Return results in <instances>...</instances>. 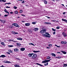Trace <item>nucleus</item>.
<instances>
[{"label":"nucleus","mask_w":67,"mask_h":67,"mask_svg":"<svg viewBox=\"0 0 67 67\" xmlns=\"http://www.w3.org/2000/svg\"><path fill=\"white\" fill-rule=\"evenodd\" d=\"M45 33L46 34H44L43 35V36L46 37H48V38H50V37H51V35H50L48 33L46 32Z\"/></svg>","instance_id":"1"},{"label":"nucleus","mask_w":67,"mask_h":67,"mask_svg":"<svg viewBox=\"0 0 67 67\" xmlns=\"http://www.w3.org/2000/svg\"><path fill=\"white\" fill-rule=\"evenodd\" d=\"M51 60H52V59H50L49 60H46L44 61H43L42 63H47V62H49Z\"/></svg>","instance_id":"2"},{"label":"nucleus","mask_w":67,"mask_h":67,"mask_svg":"<svg viewBox=\"0 0 67 67\" xmlns=\"http://www.w3.org/2000/svg\"><path fill=\"white\" fill-rule=\"evenodd\" d=\"M46 31V30L45 29L41 30L40 31V33L43 34V33H45Z\"/></svg>","instance_id":"3"},{"label":"nucleus","mask_w":67,"mask_h":67,"mask_svg":"<svg viewBox=\"0 0 67 67\" xmlns=\"http://www.w3.org/2000/svg\"><path fill=\"white\" fill-rule=\"evenodd\" d=\"M13 25L16 27H20V26L18 24L16 23H14L13 24Z\"/></svg>","instance_id":"4"},{"label":"nucleus","mask_w":67,"mask_h":67,"mask_svg":"<svg viewBox=\"0 0 67 67\" xmlns=\"http://www.w3.org/2000/svg\"><path fill=\"white\" fill-rule=\"evenodd\" d=\"M62 35L64 37H66L67 36V35L65 32H63Z\"/></svg>","instance_id":"5"},{"label":"nucleus","mask_w":67,"mask_h":67,"mask_svg":"<svg viewBox=\"0 0 67 67\" xmlns=\"http://www.w3.org/2000/svg\"><path fill=\"white\" fill-rule=\"evenodd\" d=\"M37 57V55H36V54H34V55H33L32 57V58H36V57Z\"/></svg>","instance_id":"6"},{"label":"nucleus","mask_w":67,"mask_h":67,"mask_svg":"<svg viewBox=\"0 0 67 67\" xmlns=\"http://www.w3.org/2000/svg\"><path fill=\"white\" fill-rule=\"evenodd\" d=\"M12 34H14V35L15 34H18V33L17 32H15L14 31H12Z\"/></svg>","instance_id":"7"},{"label":"nucleus","mask_w":67,"mask_h":67,"mask_svg":"<svg viewBox=\"0 0 67 67\" xmlns=\"http://www.w3.org/2000/svg\"><path fill=\"white\" fill-rule=\"evenodd\" d=\"M33 54H34V53H29L28 54V56L30 57H31Z\"/></svg>","instance_id":"8"},{"label":"nucleus","mask_w":67,"mask_h":67,"mask_svg":"<svg viewBox=\"0 0 67 67\" xmlns=\"http://www.w3.org/2000/svg\"><path fill=\"white\" fill-rule=\"evenodd\" d=\"M20 50L21 51H24L25 49V48H22L20 49Z\"/></svg>","instance_id":"9"},{"label":"nucleus","mask_w":67,"mask_h":67,"mask_svg":"<svg viewBox=\"0 0 67 67\" xmlns=\"http://www.w3.org/2000/svg\"><path fill=\"white\" fill-rule=\"evenodd\" d=\"M0 21H1V22H2L3 23H4L5 22V20H2L1 19H0Z\"/></svg>","instance_id":"10"},{"label":"nucleus","mask_w":67,"mask_h":67,"mask_svg":"<svg viewBox=\"0 0 67 67\" xmlns=\"http://www.w3.org/2000/svg\"><path fill=\"white\" fill-rule=\"evenodd\" d=\"M14 52H19V50L18 48H15L14 49Z\"/></svg>","instance_id":"11"},{"label":"nucleus","mask_w":67,"mask_h":67,"mask_svg":"<svg viewBox=\"0 0 67 67\" xmlns=\"http://www.w3.org/2000/svg\"><path fill=\"white\" fill-rule=\"evenodd\" d=\"M4 11L5 12H6V13H8V15H9V13L8 12V11H7V9H5L4 10Z\"/></svg>","instance_id":"12"},{"label":"nucleus","mask_w":67,"mask_h":67,"mask_svg":"<svg viewBox=\"0 0 67 67\" xmlns=\"http://www.w3.org/2000/svg\"><path fill=\"white\" fill-rule=\"evenodd\" d=\"M4 63H10V61H4Z\"/></svg>","instance_id":"13"},{"label":"nucleus","mask_w":67,"mask_h":67,"mask_svg":"<svg viewBox=\"0 0 67 67\" xmlns=\"http://www.w3.org/2000/svg\"><path fill=\"white\" fill-rule=\"evenodd\" d=\"M61 51V52H62V53H63L64 54H66L67 53V52H66L63 51Z\"/></svg>","instance_id":"14"},{"label":"nucleus","mask_w":67,"mask_h":67,"mask_svg":"<svg viewBox=\"0 0 67 67\" xmlns=\"http://www.w3.org/2000/svg\"><path fill=\"white\" fill-rule=\"evenodd\" d=\"M30 25V24L28 23H26L25 24V26H29Z\"/></svg>","instance_id":"15"},{"label":"nucleus","mask_w":67,"mask_h":67,"mask_svg":"<svg viewBox=\"0 0 67 67\" xmlns=\"http://www.w3.org/2000/svg\"><path fill=\"white\" fill-rule=\"evenodd\" d=\"M0 57L4 58V57H5V56L4 55H2L1 56H0Z\"/></svg>","instance_id":"16"},{"label":"nucleus","mask_w":67,"mask_h":67,"mask_svg":"<svg viewBox=\"0 0 67 67\" xmlns=\"http://www.w3.org/2000/svg\"><path fill=\"white\" fill-rule=\"evenodd\" d=\"M34 30L35 31H38V29L37 28H36L34 29Z\"/></svg>","instance_id":"17"},{"label":"nucleus","mask_w":67,"mask_h":67,"mask_svg":"<svg viewBox=\"0 0 67 67\" xmlns=\"http://www.w3.org/2000/svg\"><path fill=\"white\" fill-rule=\"evenodd\" d=\"M14 66L15 67H20V66H19V65H18V64H15L14 65Z\"/></svg>","instance_id":"18"},{"label":"nucleus","mask_w":67,"mask_h":67,"mask_svg":"<svg viewBox=\"0 0 67 67\" xmlns=\"http://www.w3.org/2000/svg\"><path fill=\"white\" fill-rule=\"evenodd\" d=\"M62 21H65V22H66V23H67V20L64 19H62Z\"/></svg>","instance_id":"19"},{"label":"nucleus","mask_w":67,"mask_h":67,"mask_svg":"<svg viewBox=\"0 0 67 67\" xmlns=\"http://www.w3.org/2000/svg\"><path fill=\"white\" fill-rule=\"evenodd\" d=\"M17 39L18 40H20L21 41H22L23 40L21 38H17Z\"/></svg>","instance_id":"20"},{"label":"nucleus","mask_w":67,"mask_h":67,"mask_svg":"<svg viewBox=\"0 0 67 67\" xmlns=\"http://www.w3.org/2000/svg\"><path fill=\"white\" fill-rule=\"evenodd\" d=\"M36 65H39V66H41L42 67L43 66V65H42L40 64H39L38 63H36Z\"/></svg>","instance_id":"21"},{"label":"nucleus","mask_w":67,"mask_h":67,"mask_svg":"<svg viewBox=\"0 0 67 67\" xmlns=\"http://www.w3.org/2000/svg\"><path fill=\"white\" fill-rule=\"evenodd\" d=\"M33 52L34 53H38V52H40V51H33Z\"/></svg>","instance_id":"22"},{"label":"nucleus","mask_w":67,"mask_h":67,"mask_svg":"<svg viewBox=\"0 0 67 67\" xmlns=\"http://www.w3.org/2000/svg\"><path fill=\"white\" fill-rule=\"evenodd\" d=\"M52 56L55 57L56 56V54L54 53H52Z\"/></svg>","instance_id":"23"},{"label":"nucleus","mask_w":67,"mask_h":67,"mask_svg":"<svg viewBox=\"0 0 67 67\" xmlns=\"http://www.w3.org/2000/svg\"><path fill=\"white\" fill-rule=\"evenodd\" d=\"M44 4H47V2L46 1H44Z\"/></svg>","instance_id":"24"},{"label":"nucleus","mask_w":67,"mask_h":67,"mask_svg":"<svg viewBox=\"0 0 67 67\" xmlns=\"http://www.w3.org/2000/svg\"><path fill=\"white\" fill-rule=\"evenodd\" d=\"M16 44L17 45L19 46H20L21 45V44L19 43H17Z\"/></svg>","instance_id":"25"},{"label":"nucleus","mask_w":67,"mask_h":67,"mask_svg":"<svg viewBox=\"0 0 67 67\" xmlns=\"http://www.w3.org/2000/svg\"><path fill=\"white\" fill-rule=\"evenodd\" d=\"M3 1V2H6V1H4V0H0V2H1V1Z\"/></svg>","instance_id":"26"},{"label":"nucleus","mask_w":67,"mask_h":67,"mask_svg":"<svg viewBox=\"0 0 67 67\" xmlns=\"http://www.w3.org/2000/svg\"><path fill=\"white\" fill-rule=\"evenodd\" d=\"M29 45H32L33 46H34V44H33V43H29Z\"/></svg>","instance_id":"27"},{"label":"nucleus","mask_w":67,"mask_h":67,"mask_svg":"<svg viewBox=\"0 0 67 67\" xmlns=\"http://www.w3.org/2000/svg\"><path fill=\"white\" fill-rule=\"evenodd\" d=\"M37 22H32V23L33 24H36V23Z\"/></svg>","instance_id":"28"},{"label":"nucleus","mask_w":67,"mask_h":67,"mask_svg":"<svg viewBox=\"0 0 67 67\" xmlns=\"http://www.w3.org/2000/svg\"><path fill=\"white\" fill-rule=\"evenodd\" d=\"M55 58H58V59H59V58H60L61 57H55Z\"/></svg>","instance_id":"29"},{"label":"nucleus","mask_w":67,"mask_h":67,"mask_svg":"<svg viewBox=\"0 0 67 67\" xmlns=\"http://www.w3.org/2000/svg\"><path fill=\"white\" fill-rule=\"evenodd\" d=\"M8 46V47H13V45H9Z\"/></svg>","instance_id":"30"},{"label":"nucleus","mask_w":67,"mask_h":67,"mask_svg":"<svg viewBox=\"0 0 67 67\" xmlns=\"http://www.w3.org/2000/svg\"><path fill=\"white\" fill-rule=\"evenodd\" d=\"M48 63H47L44 64V65L45 66H47V65H48Z\"/></svg>","instance_id":"31"},{"label":"nucleus","mask_w":67,"mask_h":67,"mask_svg":"<svg viewBox=\"0 0 67 67\" xmlns=\"http://www.w3.org/2000/svg\"><path fill=\"white\" fill-rule=\"evenodd\" d=\"M51 58V57H47V59H49Z\"/></svg>","instance_id":"32"},{"label":"nucleus","mask_w":67,"mask_h":67,"mask_svg":"<svg viewBox=\"0 0 67 67\" xmlns=\"http://www.w3.org/2000/svg\"><path fill=\"white\" fill-rule=\"evenodd\" d=\"M11 41H13V40H8V42H11Z\"/></svg>","instance_id":"33"},{"label":"nucleus","mask_w":67,"mask_h":67,"mask_svg":"<svg viewBox=\"0 0 67 67\" xmlns=\"http://www.w3.org/2000/svg\"><path fill=\"white\" fill-rule=\"evenodd\" d=\"M56 29H60V27H59V26H57L56 27Z\"/></svg>","instance_id":"34"},{"label":"nucleus","mask_w":67,"mask_h":67,"mask_svg":"<svg viewBox=\"0 0 67 67\" xmlns=\"http://www.w3.org/2000/svg\"><path fill=\"white\" fill-rule=\"evenodd\" d=\"M52 30L53 31H56V29H54V28H52Z\"/></svg>","instance_id":"35"},{"label":"nucleus","mask_w":67,"mask_h":67,"mask_svg":"<svg viewBox=\"0 0 67 67\" xmlns=\"http://www.w3.org/2000/svg\"><path fill=\"white\" fill-rule=\"evenodd\" d=\"M15 14H18V12L17 11L15 12Z\"/></svg>","instance_id":"36"},{"label":"nucleus","mask_w":67,"mask_h":67,"mask_svg":"<svg viewBox=\"0 0 67 67\" xmlns=\"http://www.w3.org/2000/svg\"><path fill=\"white\" fill-rule=\"evenodd\" d=\"M14 8V9H17V7H16V6H14L13 7Z\"/></svg>","instance_id":"37"},{"label":"nucleus","mask_w":67,"mask_h":67,"mask_svg":"<svg viewBox=\"0 0 67 67\" xmlns=\"http://www.w3.org/2000/svg\"><path fill=\"white\" fill-rule=\"evenodd\" d=\"M48 46H49V47H51L52 46V44H48Z\"/></svg>","instance_id":"38"},{"label":"nucleus","mask_w":67,"mask_h":67,"mask_svg":"<svg viewBox=\"0 0 67 67\" xmlns=\"http://www.w3.org/2000/svg\"><path fill=\"white\" fill-rule=\"evenodd\" d=\"M1 44H2V45H4V43L3 42H2L1 43Z\"/></svg>","instance_id":"39"},{"label":"nucleus","mask_w":67,"mask_h":67,"mask_svg":"<svg viewBox=\"0 0 67 67\" xmlns=\"http://www.w3.org/2000/svg\"><path fill=\"white\" fill-rule=\"evenodd\" d=\"M23 12V10H20V13H22Z\"/></svg>","instance_id":"40"},{"label":"nucleus","mask_w":67,"mask_h":67,"mask_svg":"<svg viewBox=\"0 0 67 67\" xmlns=\"http://www.w3.org/2000/svg\"><path fill=\"white\" fill-rule=\"evenodd\" d=\"M67 44V42H63V44Z\"/></svg>","instance_id":"41"},{"label":"nucleus","mask_w":67,"mask_h":67,"mask_svg":"<svg viewBox=\"0 0 67 67\" xmlns=\"http://www.w3.org/2000/svg\"><path fill=\"white\" fill-rule=\"evenodd\" d=\"M51 21L52 22H56V20H52Z\"/></svg>","instance_id":"42"},{"label":"nucleus","mask_w":67,"mask_h":67,"mask_svg":"<svg viewBox=\"0 0 67 67\" xmlns=\"http://www.w3.org/2000/svg\"><path fill=\"white\" fill-rule=\"evenodd\" d=\"M55 46H57V47H60V46H57V45H55Z\"/></svg>","instance_id":"43"},{"label":"nucleus","mask_w":67,"mask_h":67,"mask_svg":"<svg viewBox=\"0 0 67 67\" xmlns=\"http://www.w3.org/2000/svg\"><path fill=\"white\" fill-rule=\"evenodd\" d=\"M64 66H67V64H64Z\"/></svg>","instance_id":"44"},{"label":"nucleus","mask_w":67,"mask_h":67,"mask_svg":"<svg viewBox=\"0 0 67 67\" xmlns=\"http://www.w3.org/2000/svg\"><path fill=\"white\" fill-rule=\"evenodd\" d=\"M55 34H56V32L55 31L53 33V34L55 35Z\"/></svg>","instance_id":"45"},{"label":"nucleus","mask_w":67,"mask_h":67,"mask_svg":"<svg viewBox=\"0 0 67 67\" xmlns=\"http://www.w3.org/2000/svg\"><path fill=\"white\" fill-rule=\"evenodd\" d=\"M7 4H11V3H7Z\"/></svg>","instance_id":"46"},{"label":"nucleus","mask_w":67,"mask_h":67,"mask_svg":"<svg viewBox=\"0 0 67 67\" xmlns=\"http://www.w3.org/2000/svg\"><path fill=\"white\" fill-rule=\"evenodd\" d=\"M6 8H10V7H8V6L6 7Z\"/></svg>","instance_id":"47"},{"label":"nucleus","mask_w":67,"mask_h":67,"mask_svg":"<svg viewBox=\"0 0 67 67\" xmlns=\"http://www.w3.org/2000/svg\"><path fill=\"white\" fill-rule=\"evenodd\" d=\"M61 43L62 44H64V42L63 41H61Z\"/></svg>","instance_id":"48"},{"label":"nucleus","mask_w":67,"mask_h":67,"mask_svg":"<svg viewBox=\"0 0 67 67\" xmlns=\"http://www.w3.org/2000/svg\"><path fill=\"white\" fill-rule=\"evenodd\" d=\"M8 16V15H7V14H5L4 15V16H5V17H6V16Z\"/></svg>","instance_id":"49"},{"label":"nucleus","mask_w":67,"mask_h":67,"mask_svg":"<svg viewBox=\"0 0 67 67\" xmlns=\"http://www.w3.org/2000/svg\"><path fill=\"white\" fill-rule=\"evenodd\" d=\"M22 3H24V1L21 2Z\"/></svg>","instance_id":"50"},{"label":"nucleus","mask_w":67,"mask_h":67,"mask_svg":"<svg viewBox=\"0 0 67 67\" xmlns=\"http://www.w3.org/2000/svg\"><path fill=\"white\" fill-rule=\"evenodd\" d=\"M48 23L47 22L44 23V24H48Z\"/></svg>","instance_id":"51"},{"label":"nucleus","mask_w":67,"mask_h":67,"mask_svg":"<svg viewBox=\"0 0 67 67\" xmlns=\"http://www.w3.org/2000/svg\"><path fill=\"white\" fill-rule=\"evenodd\" d=\"M51 24V23H48V24Z\"/></svg>","instance_id":"52"},{"label":"nucleus","mask_w":67,"mask_h":67,"mask_svg":"<svg viewBox=\"0 0 67 67\" xmlns=\"http://www.w3.org/2000/svg\"><path fill=\"white\" fill-rule=\"evenodd\" d=\"M21 15L22 16H25V15H24L21 14Z\"/></svg>","instance_id":"53"},{"label":"nucleus","mask_w":67,"mask_h":67,"mask_svg":"<svg viewBox=\"0 0 67 67\" xmlns=\"http://www.w3.org/2000/svg\"><path fill=\"white\" fill-rule=\"evenodd\" d=\"M47 48L48 49H50V47H47Z\"/></svg>","instance_id":"54"},{"label":"nucleus","mask_w":67,"mask_h":67,"mask_svg":"<svg viewBox=\"0 0 67 67\" xmlns=\"http://www.w3.org/2000/svg\"><path fill=\"white\" fill-rule=\"evenodd\" d=\"M9 52H10V53H12V51L10 50H9Z\"/></svg>","instance_id":"55"},{"label":"nucleus","mask_w":67,"mask_h":67,"mask_svg":"<svg viewBox=\"0 0 67 67\" xmlns=\"http://www.w3.org/2000/svg\"><path fill=\"white\" fill-rule=\"evenodd\" d=\"M46 17H47V18H48V19H50V17H49L48 16H46Z\"/></svg>","instance_id":"56"},{"label":"nucleus","mask_w":67,"mask_h":67,"mask_svg":"<svg viewBox=\"0 0 67 67\" xmlns=\"http://www.w3.org/2000/svg\"><path fill=\"white\" fill-rule=\"evenodd\" d=\"M65 13H66V12H64L63 13V14H65Z\"/></svg>","instance_id":"57"},{"label":"nucleus","mask_w":67,"mask_h":67,"mask_svg":"<svg viewBox=\"0 0 67 67\" xmlns=\"http://www.w3.org/2000/svg\"><path fill=\"white\" fill-rule=\"evenodd\" d=\"M1 67H5V66H4L3 65H2L1 66Z\"/></svg>","instance_id":"58"},{"label":"nucleus","mask_w":67,"mask_h":67,"mask_svg":"<svg viewBox=\"0 0 67 67\" xmlns=\"http://www.w3.org/2000/svg\"><path fill=\"white\" fill-rule=\"evenodd\" d=\"M9 28H10V29L12 28V27L11 26H9Z\"/></svg>","instance_id":"59"},{"label":"nucleus","mask_w":67,"mask_h":67,"mask_svg":"<svg viewBox=\"0 0 67 67\" xmlns=\"http://www.w3.org/2000/svg\"><path fill=\"white\" fill-rule=\"evenodd\" d=\"M7 54H10V53H9V52H8V53H7Z\"/></svg>","instance_id":"60"},{"label":"nucleus","mask_w":67,"mask_h":67,"mask_svg":"<svg viewBox=\"0 0 67 67\" xmlns=\"http://www.w3.org/2000/svg\"><path fill=\"white\" fill-rule=\"evenodd\" d=\"M10 14H12V13H13V12H10Z\"/></svg>","instance_id":"61"},{"label":"nucleus","mask_w":67,"mask_h":67,"mask_svg":"<svg viewBox=\"0 0 67 67\" xmlns=\"http://www.w3.org/2000/svg\"><path fill=\"white\" fill-rule=\"evenodd\" d=\"M57 53H58L59 54H60V52H57Z\"/></svg>","instance_id":"62"},{"label":"nucleus","mask_w":67,"mask_h":67,"mask_svg":"<svg viewBox=\"0 0 67 67\" xmlns=\"http://www.w3.org/2000/svg\"><path fill=\"white\" fill-rule=\"evenodd\" d=\"M62 5L63 6H64V4H62Z\"/></svg>","instance_id":"63"},{"label":"nucleus","mask_w":67,"mask_h":67,"mask_svg":"<svg viewBox=\"0 0 67 67\" xmlns=\"http://www.w3.org/2000/svg\"><path fill=\"white\" fill-rule=\"evenodd\" d=\"M56 1H59V0H56Z\"/></svg>","instance_id":"64"}]
</instances>
